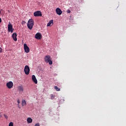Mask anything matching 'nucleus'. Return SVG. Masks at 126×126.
I'll list each match as a JSON object with an SVG mask.
<instances>
[{"label":"nucleus","mask_w":126,"mask_h":126,"mask_svg":"<svg viewBox=\"0 0 126 126\" xmlns=\"http://www.w3.org/2000/svg\"><path fill=\"white\" fill-rule=\"evenodd\" d=\"M28 28L30 30H32L34 26V20L32 19H30L29 20L27 24Z\"/></svg>","instance_id":"f257e3e1"},{"label":"nucleus","mask_w":126,"mask_h":126,"mask_svg":"<svg viewBox=\"0 0 126 126\" xmlns=\"http://www.w3.org/2000/svg\"><path fill=\"white\" fill-rule=\"evenodd\" d=\"M45 63H49V64L51 65L53 64V61H52V59H51V56L47 55L45 56Z\"/></svg>","instance_id":"f03ea898"},{"label":"nucleus","mask_w":126,"mask_h":126,"mask_svg":"<svg viewBox=\"0 0 126 126\" xmlns=\"http://www.w3.org/2000/svg\"><path fill=\"white\" fill-rule=\"evenodd\" d=\"M14 30V29H13V26L11 24H10V22H9V24L8 25V32L13 33Z\"/></svg>","instance_id":"7ed1b4c3"},{"label":"nucleus","mask_w":126,"mask_h":126,"mask_svg":"<svg viewBox=\"0 0 126 126\" xmlns=\"http://www.w3.org/2000/svg\"><path fill=\"white\" fill-rule=\"evenodd\" d=\"M24 71H25V74H26L27 75H28V74H29L30 72V68L29 67V66L26 65L25 66Z\"/></svg>","instance_id":"20e7f679"},{"label":"nucleus","mask_w":126,"mask_h":126,"mask_svg":"<svg viewBox=\"0 0 126 126\" xmlns=\"http://www.w3.org/2000/svg\"><path fill=\"white\" fill-rule=\"evenodd\" d=\"M24 49L25 50V53H29V52H30V49L29 48L28 46H27V44L26 43H25L24 44Z\"/></svg>","instance_id":"39448f33"},{"label":"nucleus","mask_w":126,"mask_h":126,"mask_svg":"<svg viewBox=\"0 0 126 126\" xmlns=\"http://www.w3.org/2000/svg\"><path fill=\"white\" fill-rule=\"evenodd\" d=\"M6 86L9 89H11L13 87V83L11 81H10L6 84Z\"/></svg>","instance_id":"423d86ee"},{"label":"nucleus","mask_w":126,"mask_h":126,"mask_svg":"<svg viewBox=\"0 0 126 126\" xmlns=\"http://www.w3.org/2000/svg\"><path fill=\"white\" fill-rule=\"evenodd\" d=\"M35 38L37 39V40H41V39H42V34L40 32H37L35 35Z\"/></svg>","instance_id":"0eeeda50"},{"label":"nucleus","mask_w":126,"mask_h":126,"mask_svg":"<svg viewBox=\"0 0 126 126\" xmlns=\"http://www.w3.org/2000/svg\"><path fill=\"white\" fill-rule=\"evenodd\" d=\"M34 16H42V12L40 11H37L33 13Z\"/></svg>","instance_id":"6e6552de"},{"label":"nucleus","mask_w":126,"mask_h":126,"mask_svg":"<svg viewBox=\"0 0 126 126\" xmlns=\"http://www.w3.org/2000/svg\"><path fill=\"white\" fill-rule=\"evenodd\" d=\"M18 90H19L20 94H22V93H23V91H24V88H23L22 86H20L18 87Z\"/></svg>","instance_id":"1a4fd4ad"},{"label":"nucleus","mask_w":126,"mask_h":126,"mask_svg":"<svg viewBox=\"0 0 126 126\" xmlns=\"http://www.w3.org/2000/svg\"><path fill=\"white\" fill-rule=\"evenodd\" d=\"M56 13L57 14H58V15H62L63 11L60 9V8H56Z\"/></svg>","instance_id":"9d476101"},{"label":"nucleus","mask_w":126,"mask_h":126,"mask_svg":"<svg viewBox=\"0 0 126 126\" xmlns=\"http://www.w3.org/2000/svg\"><path fill=\"white\" fill-rule=\"evenodd\" d=\"M32 80L33 81V82L35 84H37V83H38V81L37 80V79L36 78V76L34 75H33L32 76Z\"/></svg>","instance_id":"9b49d317"},{"label":"nucleus","mask_w":126,"mask_h":126,"mask_svg":"<svg viewBox=\"0 0 126 126\" xmlns=\"http://www.w3.org/2000/svg\"><path fill=\"white\" fill-rule=\"evenodd\" d=\"M12 36L14 40L17 41V33L16 32L13 33Z\"/></svg>","instance_id":"f8f14e48"},{"label":"nucleus","mask_w":126,"mask_h":126,"mask_svg":"<svg viewBox=\"0 0 126 126\" xmlns=\"http://www.w3.org/2000/svg\"><path fill=\"white\" fill-rule=\"evenodd\" d=\"M53 24H54V20H51L47 24V26H51V25H53Z\"/></svg>","instance_id":"ddd939ff"},{"label":"nucleus","mask_w":126,"mask_h":126,"mask_svg":"<svg viewBox=\"0 0 126 126\" xmlns=\"http://www.w3.org/2000/svg\"><path fill=\"white\" fill-rule=\"evenodd\" d=\"M27 122H28V124H31V123L33 122V120H32V118H28L27 119Z\"/></svg>","instance_id":"4468645a"},{"label":"nucleus","mask_w":126,"mask_h":126,"mask_svg":"<svg viewBox=\"0 0 126 126\" xmlns=\"http://www.w3.org/2000/svg\"><path fill=\"white\" fill-rule=\"evenodd\" d=\"M27 103H26V101H25V100H23L22 101V106H26Z\"/></svg>","instance_id":"2eb2a0df"},{"label":"nucleus","mask_w":126,"mask_h":126,"mask_svg":"<svg viewBox=\"0 0 126 126\" xmlns=\"http://www.w3.org/2000/svg\"><path fill=\"white\" fill-rule=\"evenodd\" d=\"M54 89L56 90V91H61V89L59 88L57 86H55Z\"/></svg>","instance_id":"dca6fc26"},{"label":"nucleus","mask_w":126,"mask_h":126,"mask_svg":"<svg viewBox=\"0 0 126 126\" xmlns=\"http://www.w3.org/2000/svg\"><path fill=\"white\" fill-rule=\"evenodd\" d=\"M3 117H4L5 119H6V120L8 119V116L6 114H3Z\"/></svg>","instance_id":"f3484780"},{"label":"nucleus","mask_w":126,"mask_h":126,"mask_svg":"<svg viewBox=\"0 0 126 126\" xmlns=\"http://www.w3.org/2000/svg\"><path fill=\"white\" fill-rule=\"evenodd\" d=\"M51 99L52 100H53V99H55V95H54L53 94H51Z\"/></svg>","instance_id":"a211bd4d"},{"label":"nucleus","mask_w":126,"mask_h":126,"mask_svg":"<svg viewBox=\"0 0 126 126\" xmlns=\"http://www.w3.org/2000/svg\"><path fill=\"white\" fill-rule=\"evenodd\" d=\"M9 126H13V123L12 122H10L9 124Z\"/></svg>","instance_id":"6ab92c4d"},{"label":"nucleus","mask_w":126,"mask_h":126,"mask_svg":"<svg viewBox=\"0 0 126 126\" xmlns=\"http://www.w3.org/2000/svg\"><path fill=\"white\" fill-rule=\"evenodd\" d=\"M25 23H26V22H25V21H22V25H24V24H25Z\"/></svg>","instance_id":"aec40b11"},{"label":"nucleus","mask_w":126,"mask_h":126,"mask_svg":"<svg viewBox=\"0 0 126 126\" xmlns=\"http://www.w3.org/2000/svg\"><path fill=\"white\" fill-rule=\"evenodd\" d=\"M34 126H40V124L39 123H36L35 124Z\"/></svg>","instance_id":"412c9836"},{"label":"nucleus","mask_w":126,"mask_h":126,"mask_svg":"<svg viewBox=\"0 0 126 126\" xmlns=\"http://www.w3.org/2000/svg\"><path fill=\"white\" fill-rule=\"evenodd\" d=\"M17 106H18V107L19 109H21V107H20V105L19 104H18Z\"/></svg>","instance_id":"4be33fe9"},{"label":"nucleus","mask_w":126,"mask_h":126,"mask_svg":"<svg viewBox=\"0 0 126 126\" xmlns=\"http://www.w3.org/2000/svg\"><path fill=\"white\" fill-rule=\"evenodd\" d=\"M67 13H70V12H71L70 10H67Z\"/></svg>","instance_id":"5701e85b"},{"label":"nucleus","mask_w":126,"mask_h":126,"mask_svg":"<svg viewBox=\"0 0 126 126\" xmlns=\"http://www.w3.org/2000/svg\"><path fill=\"white\" fill-rule=\"evenodd\" d=\"M17 103L18 104H19L20 103V100L19 99H18Z\"/></svg>","instance_id":"b1692460"},{"label":"nucleus","mask_w":126,"mask_h":126,"mask_svg":"<svg viewBox=\"0 0 126 126\" xmlns=\"http://www.w3.org/2000/svg\"><path fill=\"white\" fill-rule=\"evenodd\" d=\"M1 52H2V49L0 47V53H1Z\"/></svg>","instance_id":"393cba45"},{"label":"nucleus","mask_w":126,"mask_h":126,"mask_svg":"<svg viewBox=\"0 0 126 126\" xmlns=\"http://www.w3.org/2000/svg\"><path fill=\"white\" fill-rule=\"evenodd\" d=\"M1 23V18H0V23Z\"/></svg>","instance_id":"a878e982"},{"label":"nucleus","mask_w":126,"mask_h":126,"mask_svg":"<svg viewBox=\"0 0 126 126\" xmlns=\"http://www.w3.org/2000/svg\"><path fill=\"white\" fill-rule=\"evenodd\" d=\"M8 12H9V13H10V11H9V10H7Z\"/></svg>","instance_id":"bb28decb"},{"label":"nucleus","mask_w":126,"mask_h":126,"mask_svg":"<svg viewBox=\"0 0 126 126\" xmlns=\"http://www.w3.org/2000/svg\"><path fill=\"white\" fill-rule=\"evenodd\" d=\"M0 117H1V116H0Z\"/></svg>","instance_id":"cd10ccee"},{"label":"nucleus","mask_w":126,"mask_h":126,"mask_svg":"<svg viewBox=\"0 0 126 126\" xmlns=\"http://www.w3.org/2000/svg\"><path fill=\"white\" fill-rule=\"evenodd\" d=\"M0 117H1V116H0Z\"/></svg>","instance_id":"c85d7f7f"}]
</instances>
